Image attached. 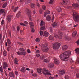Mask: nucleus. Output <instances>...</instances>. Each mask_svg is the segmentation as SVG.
I'll return each instance as SVG.
<instances>
[{
    "instance_id": "obj_1",
    "label": "nucleus",
    "mask_w": 79,
    "mask_h": 79,
    "mask_svg": "<svg viewBox=\"0 0 79 79\" xmlns=\"http://www.w3.org/2000/svg\"><path fill=\"white\" fill-rule=\"evenodd\" d=\"M71 51H65L64 53L61 54L60 56V58L62 60L64 61H67L68 60V57L71 55Z\"/></svg>"
},
{
    "instance_id": "obj_2",
    "label": "nucleus",
    "mask_w": 79,
    "mask_h": 79,
    "mask_svg": "<svg viewBox=\"0 0 79 79\" xmlns=\"http://www.w3.org/2000/svg\"><path fill=\"white\" fill-rule=\"evenodd\" d=\"M19 50L20 51V52H17V53L18 55H26V52H25V50L23 48H19Z\"/></svg>"
},
{
    "instance_id": "obj_3",
    "label": "nucleus",
    "mask_w": 79,
    "mask_h": 79,
    "mask_svg": "<svg viewBox=\"0 0 79 79\" xmlns=\"http://www.w3.org/2000/svg\"><path fill=\"white\" fill-rule=\"evenodd\" d=\"M54 37L56 39L58 38V39H61L62 38V33L59 31L57 33H55Z\"/></svg>"
},
{
    "instance_id": "obj_4",
    "label": "nucleus",
    "mask_w": 79,
    "mask_h": 79,
    "mask_svg": "<svg viewBox=\"0 0 79 79\" xmlns=\"http://www.w3.org/2000/svg\"><path fill=\"white\" fill-rule=\"evenodd\" d=\"M60 47V44L58 43H55L53 44V48L54 50H58Z\"/></svg>"
},
{
    "instance_id": "obj_5",
    "label": "nucleus",
    "mask_w": 79,
    "mask_h": 79,
    "mask_svg": "<svg viewBox=\"0 0 79 79\" xmlns=\"http://www.w3.org/2000/svg\"><path fill=\"white\" fill-rule=\"evenodd\" d=\"M42 47L43 48L42 50L44 52H47L48 51V48L47 47V44H42Z\"/></svg>"
},
{
    "instance_id": "obj_6",
    "label": "nucleus",
    "mask_w": 79,
    "mask_h": 79,
    "mask_svg": "<svg viewBox=\"0 0 79 79\" xmlns=\"http://www.w3.org/2000/svg\"><path fill=\"white\" fill-rule=\"evenodd\" d=\"M73 19L75 22L78 21L79 20V15L77 14H73Z\"/></svg>"
},
{
    "instance_id": "obj_7",
    "label": "nucleus",
    "mask_w": 79,
    "mask_h": 79,
    "mask_svg": "<svg viewBox=\"0 0 79 79\" xmlns=\"http://www.w3.org/2000/svg\"><path fill=\"white\" fill-rule=\"evenodd\" d=\"M42 73L43 74H44L45 76H46V75H52L50 73L48 72V71L47 69H43Z\"/></svg>"
},
{
    "instance_id": "obj_8",
    "label": "nucleus",
    "mask_w": 79,
    "mask_h": 79,
    "mask_svg": "<svg viewBox=\"0 0 79 79\" xmlns=\"http://www.w3.org/2000/svg\"><path fill=\"white\" fill-rule=\"evenodd\" d=\"M2 66L3 69L5 73H6V70L8 68V64L6 62H3L2 64Z\"/></svg>"
},
{
    "instance_id": "obj_9",
    "label": "nucleus",
    "mask_w": 79,
    "mask_h": 79,
    "mask_svg": "<svg viewBox=\"0 0 79 79\" xmlns=\"http://www.w3.org/2000/svg\"><path fill=\"white\" fill-rule=\"evenodd\" d=\"M46 19L48 21H50L52 20V16L48 15L46 17Z\"/></svg>"
},
{
    "instance_id": "obj_10",
    "label": "nucleus",
    "mask_w": 79,
    "mask_h": 79,
    "mask_svg": "<svg viewBox=\"0 0 79 79\" xmlns=\"http://www.w3.org/2000/svg\"><path fill=\"white\" fill-rule=\"evenodd\" d=\"M54 63L56 64H58L60 63V61L59 60H58L57 59L55 58L54 59Z\"/></svg>"
},
{
    "instance_id": "obj_11",
    "label": "nucleus",
    "mask_w": 79,
    "mask_h": 79,
    "mask_svg": "<svg viewBox=\"0 0 79 79\" xmlns=\"http://www.w3.org/2000/svg\"><path fill=\"white\" fill-rule=\"evenodd\" d=\"M59 74L60 75H64V74H65V72H64V70H60L59 71Z\"/></svg>"
},
{
    "instance_id": "obj_12",
    "label": "nucleus",
    "mask_w": 79,
    "mask_h": 79,
    "mask_svg": "<svg viewBox=\"0 0 79 79\" xmlns=\"http://www.w3.org/2000/svg\"><path fill=\"white\" fill-rule=\"evenodd\" d=\"M26 12H27V15L28 16H30V15H31V12L30 11V10L28 9H25Z\"/></svg>"
},
{
    "instance_id": "obj_13",
    "label": "nucleus",
    "mask_w": 79,
    "mask_h": 79,
    "mask_svg": "<svg viewBox=\"0 0 79 79\" xmlns=\"http://www.w3.org/2000/svg\"><path fill=\"white\" fill-rule=\"evenodd\" d=\"M12 15H9L7 16V19L9 22H10V21H11V17H12Z\"/></svg>"
},
{
    "instance_id": "obj_14",
    "label": "nucleus",
    "mask_w": 79,
    "mask_h": 79,
    "mask_svg": "<svg viewBox=\"0 0 79 79\" xmlns=\"http://www.w3.org/2000/svg\"><path fill=\"white\" fill-rule=\"evenodd\" d=\"M20 71L22 73H25L26 72V68L24 67H22Z\"/></svg>"
},
{
    "instance_id": "obj_15",
    "label": "nucleus",
    "mask_w": 79,
    "mask_h": 79,
    "mask_svg": "<svg viewBox=\"0 0 79 79\" xmlns=\"http://www.w3.org/2000/svg\"><path fill=\"white\" fill-rule=\"evenodd\" d=\"M67 48H68V46L66 45H64L62 47V49L63 50H66Z\"/></svg>"
},
{
    "instance_id": "obj_16",
    "label": "nucleus",
    "mask_w": 79,
    "mask_h": 79,
    "mask_svg": "<svg viewBox=\"0 0 79 79\" xmlns=\"http://www.w3.org/2000/svg\"><path fill=\"white\" fill-rule=\"evenodd\" d=\"M9 76L10 77H15V75L14 74V73L12 72H10L9 74Z\"/></svg>"
},
{
    "instance_id": "obj_17",
    "label": "nucleus",
    "mask_w": 79,
    "mask_h": 79,
    "mask_svg": "<svg viewBox=\"0 0 79 79\" xmlns=\"http://www.w3.org/2000/svg\"><path fill=\"white\" fill-rule=\"evenodd\" d=\"M42 69H37V72L39 73V74H42Z\"/></svg>"
},
{
    "instance_id": "obj_18",
    "label": "nucleus",
    "mask_w": 79,
    "mask_h": 79,
    "mask_svg": "<svg viewBox=\"0 0 79 79\" xmlns=\"http://www.w3.org/2000/svg\"><path fill=\"white\" fill-rule=\"evenodd\" d=\"M29 23L30 25V27L32 28V27H33L34 26V23L32 22H30Z\"/></svg>"
},
{
    "instance_id": "obj_19",
    "label": "nucleus",
    "mask_w": 79,
    "mask_h": 79,
    "mask_svg": "<svg viewBox=\"0 0 79 79\" xmlns=\"http://www.w3.org/2000/svg\"><path fill=\"white\" fill-rule=\"evenodd\" d=\"M48 33L47 31H45L44 32V34L43 36H45V37H48Z\"/></svg>"
},
{
    "instance_id": "obj_20",
    "label": "nucleus",
    "mask_w": 79,
    "mask_h": 79,
    "mask_svg": "<svg viewBox=\"0 0 79 79\" xmlns=\"http://www.w3.org/2000/svg\"><path fill=\"white\" fill-rule=\"evenodd\" d=\"M19 61V60L17 58H15V64H18V62Z\"/></svg>"
},
{
    "instance_id": "obj_21",
    "label": "nucleus",
    "mask_w": 79,
    "mask_h": 79,
    "mask_svg": "<svg viewBox=\"0 0 79 79\" xmlns=\"http://www.w3.org/2000/svg\"><path fill=\"white\" fill-rule=\"evenodd\" d=\"M77 31H75L74 32H73L72 33V36L73 37H75L76 35L77 34Z\"/></svg>"
},
{
    "instance_id": "obj_22",
    "label": "nucleus",
    "mask_w": 79,
    "mask_h": 79,
    "mask_svg": "<svg viewBox=\"0 0 79 79\" xmlns=\"http://www.w3.org/2000/svg\"><path fill=\"white\" fill-rule=\"evenodd\" d=\"M48 66H49V68H52V67H53V66H54V65L53 63H51L48 65Z\"/></svg>"
},
{
    "instance_id": "obj_23",
    "label": "nucleus",
    "mask_w": 79,
    "mask_h": 79,
    "mask_svg": "<svg viewBox=\"0 0 79 79\" xmlns=\"http://www.w3.org/2000/svg\"><path fill=\"white\" fill-rule=\"evenodd\" d=\"M53 27H56L57 26V23L56 22H54L52 24Z\"/></svg>"
},
{
    "instance_id": "obj_24",
    "label": "nucleus",
    "mask_w": 79,
    "mask_h": 79,
    "mask_svg": "<svg viewBox=\"0 0 79 79\" xmlns=\"http://www.w3.org/2000/svg\"><path fill=\"white\" fill-rule=\"evenodd\" d=\"M56 10L58 12H60L62 10L61 8L59 7H58L57 8Z\"/></svg>"
},
{
    "instance_id": "obj_25",
    "label": "nucleus",
    "mask_w": 79,
    "mask_h": 79,
    "mask_svg": "<svg viewBox=\"0 0 79 79\" xmlns=\"http://www.w3.org/2000/svg\"><path fill=\"white\" fill-rule=\"evenodd\" d=\"M78 6V5L77 4H75L72 5V7H73V8H75L76 7H77Z\"/></svg>"
},
{
    "instance_id": "obj_26",
    "label": "nucleus",
    "mask_w": 79,
    "mask_h": 79,
    "mask_svg": "<svg viewBox=\"0 0 79 79\" xmlns=\"http://www.w3.org/2000/svg\"><path fill=\"white\" fill-rule=\"evenodd\" d=\"M49 40H53L54 39V37L50 35L49 37Z\"/></svg>"
},
{
    "instance_id": "obj_27",
    "label": "nucleus",
    "mask_w": 79,
    "mask_h": 79,
    "mask_svg": "<svg viewBox=\"0 0 79 79\" xmlns=\"http://www.w3.org/2000/svg\"><path fill=\"white\" fill-rule=\"evenodd\" d=\"M75 52L76 53H77L78 55H79V49L78 48H77V49H75Z\"/></svg>"
},
{
    "instance_id": "obj_28",
    "label": "nucleus",
    "mask_w": 79,
    "mask_h": 79,
    "mask_svg": "<svg viewBox=\"0 0 79 79\" xmlns=\"http://www.w3.org/2000/svg\"><path fill=\"white\" fill-rule=\"evenodd\" d=\"M44 24H45L44 22V21H41L40 23V26H44Z\"/></svg>"
},
{
    "instance_id": "obj_29",
    "label": "nucleus",
    "mask_w": 79,
    "mask_h": 79,
    "mask_svg": "<svg viewBox=\"0 0 79 79\" xmlns=\"http://www.w3.org/2000/svg\"><path fill=\"white\" fill-rule=\"evenodd\" d=\"M76 64H78L79 63V57L77 56V59L76 62H75Z\"/></svg>"
},
{
    "instance_id": "obj_30",
    "label": "nucleus",
    "mask_w": 79,
    "mask_h": 79,
    "mask_svg": "<svg viewBox=\"0 0 79 79\" xmlns=\"http://www.w3.org/2000/svg\"><path fill=\"white\" fill-rule=\"evenodd\" d=\"M0 72H1V73H3V69L2 66H1L0 67Z\"/></svg>"
},
{
    "instance_id": "obj_31",
    "label": "nucleus",
    "mask_w": 79,
    "mask_h": 79,
    "mask_svg": "<svg viewBox=\"0 0 79 79\" xmlns=\"http://www.w3.org/2000/svg\"><path fill=\"white\" fill-rule=\"evenodd\" d=\"M48 12H49V13L44 12V17H46V15H47L48 14H50V11H48Z\"/></svg>"
},
{
    "instance_id": "obj_32",
    "label": "nucleus",
    "mask_w": 79,
    "mask_h": 79,
    "mask_svg": "<svg viewBox=\"0 0 79 79\" xmlns=\"http://www.w3.org/2000/svg\"><path fill=\"white\" fill-rule=\"evenodd\" d=\"M7 5V4L6 3V2H5V3H4L3 5H2V7L3 8H5L6 6V5Z\"/></svg>"
},
{
    "instance_id": "obj_33",
    "label": "nucleus",
    "mask_w": 79,
    "mask_h": 79,
    "mask_svg": "<svg viewBox=\"0 0 79 79\" xmlns=\"http://www.w3.org/2000/svg\"><path fill=\"white\" fill-rule=\"evenodd\" d=\"M35 4L34 3H32L31 4V8H34V7H35Z\"/></svg>"
},
{
    "instance_id": "obj_34",
    "label": "nucleus",
    "mask_w": 79,
    "mask_h": 79,
    "mask_svg": "<svg viewBox=\"0 0 79 79\" xmlns=\"http://www.w3.org/2000/svg\"><path fill=\"white\" fill-rule=\"evenodd\" d=\"M20 15H21V12H19L16 15V17H17V18H18L19 16H20Z\"/></svg>"
},
{
    "instance_id": "obj_35",
    "label": "nucleus",
    "mask_w": 79,
    "mask_h": 79,
    "mask_svg": "<svg viewBox=\"0 0 79 79\" xmlns=\"http://www.w3.org/2000/svg\"><path fill=\"white\" fill-rule=\"evenodd\" d=\"M5 12V10L3 9H1L0 10V13H3Z\"/></svg>"
},
{
    "instance_id": "obj_36",
    "label": "nucleus",
    "mask_w": 79,
    "mask_h": 79,
    "mask_svg": "<svg viewBox=\"0 0 79 79\" xmlns=\"http://www.w3.org/2000/svg\"><path fill=\"white\" fill-rule=\"evenodd\" d=\"M31 0H27L25 2L26 4H28L29 3H31Z\"/></svg>"
},
{
    "instance_id": "obj_37",
    "label": "nucleus",
    "mask_w": 79,
    "mask_h": 79,
    "mask_svg": "<svg viewBox=\"0 0 79 79\" xmlns=\"http://www.w3.org/2000/svg\"><path fill=\"white\" fill-rule=\"evenodd\" d=\"M18 8H19L18 7H16L15 8L14 10V12H16V11H17L18 10Z\"/></svg>"
},
{
    "instance_id": "obj_38",
    "label": "nucleus",
    "mask_w": 79,
    "mask_h": 79,
    "mask_svg": "<svg viewBox=\"0 0 79 79\" xmlns=\"http://www.w3.org/2000/svg\"><path fill=\"white\" fill-rule=\"evenodd\" d=\"M40 34L41 36H42L43 35V34H44V32L42 31H40Z\"/></svg>"
},
{
    "instance_id": "obj_39",
    "label": "nucleus",
    "mask_w": 79,
    "mask_h": 79,
    "mask_svg": "<svg viewBox=\"0 0 79 79\" xmlns=\"http://www.w3.org/2000/svg\"><path fill=\"white\" fill-rule=\"evenodd\" d=\"M53 2H54V0H50L49 2V4H52Z\"/></svg>"
},
{
    "instance_id": "obj_40",
    "label": "nucleus",
    "mask_w": 79,
    "mask_h": 79,
    "mask_svg": "<svg viewBox=\"0 0 79 79\" xmlns=\"http://www.w3.org/2000/svg\"><path fill=\"white\" fill-rule=\"evenodd\" d=\"M3 54L4 56H6V51H4Z\"/></svg>"
},
{
    "instance_id": "obj_41",
    "label": "nucleus",
    "mask_w": 79,
    "mask_h": 79,
    "mask_svg": "<svg viewBox=\"0 0 79 79\" xmlns=\"http://www.w3.org/2000/svg\"><path fill=\"white\" fill-rule=\"evenodd\" d=\"M67 3V2L64 0H63V2L62 3V4H64V5H66Z\"/></svg>"
},
{
    "instance_id": "obj_42",
    "label": "nucleus",
    "mask_w": 79,
    "mask_h": 79,
    "mask_svg": "<svg viewBox=\"0 0 79 79\" xmlns=\"http://www.w3.org/2000/svg\"><path fill=\"white\" fill-rule=\"evenodd\" d=\"M7 42L8 44H11V42H10V39H7Z\"/></svg>"
},
{
    "instance_id": "obj_43",
    "label": "nucleus",
    "mask_w": 79,
    "mask_h": 79,
    "mask_svg": "<svg viewBox=\"0 0 79 79\" xmlns=\"http://www.w3.org/2000/svg\"><path fill=\"white\" fill-rule=\"evenodd\" d=\"M42 8L44 10H45V9H46V6H42Z\"/></svg>"
},
{
    "instance_id": "obj_44",
    "label": "nucleus",
    "mask_w": 79,
    "mask_h": 79,
    "mask_svg": "<svg viewBox=\"0 0 79 79\" xmlns=\"http://www.w3.org/2000/svg\"><path fill=\"white\" fill-rule=\"evenodd\" d=\"M44 62L45 63H48L49 61L48 60L45 59L44 60Z\"/></svg>"
},
{
    "instance_id": "obj_45",
    "label": "nucleus",
    "mask_w": 79,
    "mask_h": 79,
    "mask_svg": "<svg viewBox=\"0 0 79 79\" xmlns=\"http://www.w3.org/2000/svg\"><path fill=\"white\" fill-rule=\"evenodd\" d=\"M35 41L37 42H39L40 41V39L39 38H36L35 39Z\"/></svg>"
},
{
    "instance_id": "obj_46",
    "label": "nucleus",
    "mask_w": 79,
    "mask_h": 79,
    "mask_svg": "<svg viewBox=\"0 0 79 79\" xmlns=\"http://www.w3.org/2000/svg\"><path fill=\"white\" fill-rule=\"evenodd\" d=\"M61 30L62 31H64V30H66V27H61Z\"/></svg>"
},
{
    "instance_id": "obj_47",
    "label": "nucleus",
    "mask_w": 79,
    "mask_h": 79,
    "mask_svg": "<svg viewBox=\"0 0 79 79\" xmlns=\"http://www.w3.org/2000/svg\"><path fill=\"white\" fill-rule=\"evenodd\" d=\"M20 25L21 26H26V24L23 23H20Z\"/></svg>"
},
{
    "instance_id": "obj_48",
    "label": "nucleus",
    "mask_w": 79,
    "mask_h": 79,
    "mask_svg": "<svg viewBox=\"0 0 79 79\" xmlns=\"http://www.w3.org/2000/svg\"><path fill=\"white\" fill-rule=\"evenodd\" d=\"M41 30H45V27L43 26L41 27Z\"/></svg>"
},
{
    "instance_id": "obj_49",
    "label": "nucleus",
    "mask_w": 79,
    "mask_h": 79,
    "mask_svg": "<svg viewBox=\"0 0 79 79\" xmlns=\"http://www.w3.org/2000/svg\"><path fill=\"white\" fill-rule=\"evenodd\" d=\"M36 4L37 6H38V7H39V6H40V4H39V2H37L36 3Z\"/></svg>"
},
{
    "instance_id": "obj_50",
    "label": "nucleus",
    "mask_w": 79,
    "mask_h": 79,
    "mask_svg": "<svg viewBox=\"0 0 79 79\" xmlns=\"http://www.w3.org/2000/svg\"><path fill=\"white\" fill-rule=\"evenodd\" d=\"M64 78L65 79H69V76L68 75H65Z\"/></svg>"
},
{
    "instance_id": "obj_51",
    "label": "nucleus",
    "mask_w": 79,
    "mask_h": 79,
    "mask_svg": "<svg viewBox=\"0 0 79 79\" xmlns=\"http://www.w3.org/2000/svg\"><path fill=\"white\" fill-rule=\"evenodd\" d=\"M76 77L77 78H79V73H77L76 74Z\"/></svg>"
},
{
    "instance_id": "obj_52",
    "label": "nucleus",
    "mask_w": 79,
    "mask_h": 79,
    "mask_svg": "<svg viewBox=\"0 0 79 79\" xmlns=\"http://www.w3.org/2000/svg\"><path fill=\"white\" fill-rule=\"evenodd\" d=\"M29 18V19L30 20V21H32V18H31V14H30V16H29L28 15Z\"/></svg>"
},
{
    "instance_id": "obj_53",
    "label": "nucleus",
    "mask_w": 79,
    "mask_h": 79,
    "mask_svg": "<svg viewBox=\"0 0 79 79\" xmlns=\"http://www.w3.org/2000/svg\"><path fill=\"white\" fill-rule=\"evenodd\" d=\"M70 62L71 63H74V61L71 59L70 60Z\"/></svg>"
},
{
    "instance_id": "obj_54",
    "label": "nucleus",
    "mask_w": 79,
    "mask_h": 79,
    "mask_svg": "<svg viewBox=\"0 0 79 79\" xmlns=\"http://www.w3.org/2000/svg\"><path fill=\"white\" fill-rule=\"evenodd\" d=\"M18 44H19V45H23V44L20 42H17Z\"/></svg>"
},
{
    "instance_id": "obj_55",
    "label": "nucleus",
    "mask_w": 79,
    "mask_h": 79,
    "mask_svg": "<svg viewBox=\"0 0 79 79\" xmlns=\"http://www.w3.org/2000/svg\"><path fill=\"white\" fill-rule=\"evenodd\" d=\"M27 52L28 53H31V51H30V50L29 49H27Z\"/></svg>"
},
{
    "instance_id": "obj_56",
    "label": "nucleus",
    "mask_w": 79,
    "mask_h": 79,
    "mask_svg": "<svg viewBox=\"0 0 79 79\" xmlns=\"http://www.w3.org/2000/svg\"><path fill=\"white\" fill-rule=\"evenodd\" d=\"M20 34H21V35H24V32L22 31H20Z\"/></svg>"
},
{
    "instance_id": "obj_57",
    "label": "nucleus",
    "mask_w": 79,
    "mask_h": 79,
    "mask_svg": "<svg viewBox=\"0 0 79 79\" xmlns=\"http://www.w3.org/2000/svg\"><path fill=\"white\" fill-rule=\"evenodd\" d=\"M39 12L40 14H42V10L40 9Z\"/></svg>"
},
{
    "instance_id": "obj_58",
    "label": "nucleus",
    "mask_w": 79,
    "mask_h": 79,
    "mask_svg": "<svg viewBox=\"0 0 79 79\" xmlns=\"http://www.w3.org/2000/svg\"><path fill=\"white\" fill-rule=\"evenodd\" d=\"M15 74L16 75H18V72L17 71H15Z\"/></svg>"
},
{
    "instance_id": "obj_59",
    "label": "nucleus",
    "mask_w": 79,
    "mask_h": 79,
    "mask_svg": "<svg viewBox=\"0 0 79 79\" xmlns=\"http://www.w3.org/2000/svg\"><path fill=\"white\" fill-rule=\"evenodd\" d=\"M32 76H34L35 77H36L37 75L35 73H34L32 74Z\"/></svg>"
},
{
    "instance_id": "obj_60",
    "label": "nucleus",
    "mask_w": 79,
    "mask_h": 79,
    "mask_svg": "<svg viewBox=\"0 0 79 79\" xmlns=\"http://www.w3.org/2000/svg\"><path fill=\"white\" fill-rule=\"evenodd\" d=\"M24 23H25V24H29V23H28V22H27V21H24Z\"/></svg>"
},
{
    "instance_id": "obj_61",
    "label": "nucleus",
    "mask_w": 79,
    "mask_h": 79,
    "mask_svg": "<svg viewBox=\"0 0 79 79\" xmlns=\"http://www.w3.org/2000/svg\"><path fill=\"white\" fill-rule=\"evenodd\" d=\"M5 35H3V38H2L3 40H4V39H5Z\"/></svg>"
},
{
    "instance_id": "obj_62",
    "label": "nucleus",
    "mask_w": 79,
    "mask_h": 79,
    "mask_svg": "<svg viewBox=\"0 0 79 79\" xmlns=\"http://www.w3.org/2000/svg\"><path fill=\"white\" fill-rule=\"evenodd\" d=\"M31 31L32 32H34V31H35L34 30V28H32Z\"/></svg>"
},
{
    "instance_id": "obj_63",
    "label": "nucleus",
    "mask_w": 79,
    "mask_h": 79,
    "mask_svg": "<svg viewBox=\"0 0 79 79\" xmlns=\"http://www.w3.org/2000/svg\"><path fill=\"white\" fill-rule=\"evenodd\" d=\"M54 79V77H52L51 76L49 77V79Z\"/></svg>"
},
{
    "instance_id": "obj_64",
    "label": "nucleus",
    "mask_w": 79,
    "mask_h": 79,
    "mask_svg": "<svg viewBox=\"0 0 79 79\" xmlns=\"http://www.w3.org/2000/svg\"><path fill=\"white\" fill-rule=\"evenodd\" d=\"M76 44H77L78 45H79V40H78L76 42Z\"/></svg>"
}]
</instances>
